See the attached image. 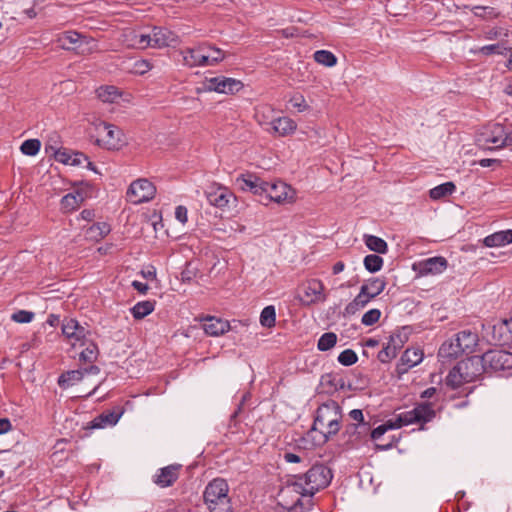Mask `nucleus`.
Masks as SVG:
<instances>
[{"mask_svg":"<svg viewBox=\"0 0 512 512\" xmlns=\"http://www.w3.org/2000/svg\"><path fill=\"white\" fill-rule=\"evenodd\" d=\"M242 87L243 84L241 81L224 76L208 78L204 82L205 90L225 94L238 92Z\"/></svg>","mask_w":512,"mask_h":512,"instance_id":"obj_14","label":"nucleus"},{"mask_svg":"<svg viewBox=\"0 0 512 512\" xmlns=\"http://www.w3.org/2000/svg\"><path fill=\"white\" fill-rule=\"evenodd\" d=\"M110 225L105 222H98L91 225L86 231L85 236L87 239L99 241L103 239L110 232Z\"/></svg>","mask_w":512,"mask_h":512,"instance_id":"obj_34","label":"nucleus"},{"mask_svg":"<svg viewBox=\"0 0 512 512\" xmlns=\"http://www.w3.org/2000/svg\"><path fill=\"white\" fill-rule=\"evenodd\" d=\"M290 103L293 108L297 109L298 112H303L309 107L302 95L292 97L290 99Z\"/></svg>","mask_w":512,"mask_h":512,"instance_id":"obj_55","label":"nucleus"},{"mask_svg":"<svg viewBox=\"0 0 512 512\" xmlns=\"http://www.w3.org/2000/svg\"><path fill=\"white\" fill-rule=\"evenodd\" d=\"M456 189V186L453 182H446L440 184L429 191V195L433 200H439L448 195H451Z\"/></svg>","mask_w":512,"mask_h":512,"instance_id":"obj_37","label":"nucleus"},{"mask_svg":"<svg viewBox=\"0 0 512 512\" xmlns=\"http://www.w3.org/2000/svg\"><path fill=\"white\" fill-rule=\"evenodd\" d=\"M380 317L381 311L379 309H370L363 314L361 322L365 326H372L379 321Z\"/></svg>","mask_w":512,"mask_h":512,"instance_id":"obj_48","label":"nucleus"},{"mask_svg":"<svg viewBox=\"0 0 512 512\" xmlns=\"http://www.w3.org/2000/svg\"><path fill=\"white\" fill-rule=\"evenodd\" d=\"M62 333L72 346H84L91 336V331L73 318L64 319Z\"/></svg>","mask_w":512,"mask_h":512,"instance_id":"obj_10","label":"nucleus"},{"mask_svg":"<svg viewBox=\"0 0 512 512\" xmlns=\"http://www.w3.org/2000/svg\"><path fill=\"white\" fill-rule=\"evenodd\" d=\"M11 429V422L7 418H0V435L7 433Z\"/></svg>","mask_w":512,"mask_h":512,"instance_id":"obj_63","label":"nucleus"},{"mask_svg":"<svg viewBox=\"0 0 512 512\" xmlns=\"http://www.w3.org/2000/svg\"><path fill=\"white\" fill-rule=\"evenodd\" d=\"M341 420V406L334 400H328L317 408L312 431L319 432L322 441L326 442L339 432Z\"/></svg>","mask_w":512,"mask_h":512,"instance_id":"obj_2","label":"nucleus"},{"mask_svg":"<svg viewBox=\"0 0 512 512\" xmlns=\"http://www.w3.org/2000/svg\"><path fill=\"white\" fill-rule=\"evenodd\" d=\"M121 415H122V412H115V411L103 412L90 422V428L100 429V428H105L107 426H113L119 421Z\"/></svg>","mask_w":512,"mask_h":512,"instance_id":"obj_27","label":"nucleus"},{"mask_svg":"<svg viewBox=\"0 0 512 512\" xmlns=\"http://www.w3.org/2000/svg\"><path fill=\"white\" fill-rule=\"evenodd\" d=\"M33 318L34 313L26 310H19L11 316V319L17 323H29Z\"/></svg>","mask_w":512,"mask_h":512,"instance_id":"obj_49","label":"nucleus"},{"mask_svg":"<svg viewBox=\"0 0 512 512\" xmlns=\"http://www.w3.org/2000/svg\"><path fill=\"white\" fill-rule=\"evenodd\" d=\"M229 323L216 317H209L203 324L204 331L210 336H220L229 330Z\"/></svg>","mask_w":512,"mask_h":512,"instance_id":"obj_28","label":"nucleus"},{"mask_svg":"<svg viewBox=\"0 0 512 512\" xmlns=\"http://www.w3.org/2000/svg\"><path fill=\"white\" fill-rule=\"evenodd\" d=\"M255 119L258 124L265 127L267 131H270L273 121L276 119L274 117V109L269 105L258 107L255 111Z\"/></svg>","mask_w":512,"mask_h":512,"instance_id":"obj_32","label":"nucleus"},{"mask_svg":"<svg viewBox=\"0 0 512 512\" xmlns=\"http://www.w3.org/2000/svg\"><path fill=\"white\" fill-rule=\"evenodd\" d=\"M85 161H87V156L85 154H83L82 152H72L69 165L80 166Z\"/></svg>","mask_w":512,"mask_h":512,"instance_id":"obj_58","label":"nucleus"},{"mask_svg":"<svg viewBox=\"0 0 512 512\" xmlns=\"http://www.w3.org/2000/svg\"><path fill=\"white\" fill-rule=\"evenodd\" d=\"M387 282L383 277H372L368 279L361 287L366 289L370 298L374 299L380 295L386 288Z\"/></svg>","mask_w":512,"mask_h":512,"instance_id":"obj_33","label":"nucleus"},{"mask_svg":"<svg viewBox=\"0 0 512 512\" xmlns=\"http://www.w3.org/2000/svg\"><path fill=\"white\" fill-rule=\"evenodd\" d=\"M349 416L352 420L358 422L361 428H368V424L364 422L363 412L360 409H353L350 411Z\"/></svg>","mask_w":512,"mask_h":512,"instance_id":"obj_57","label":"nucleus"},{"mask_svg":"<svg viewBox=\"0 0 512 512\" xmlns=\"http://www.w3.org/2000/svg\"><path fill=\"white\" fill-rule=\"evenodd\" d=\"M229 486L224 479L216 478L206 486L203 498L210 512H229L231 501L228 495Z\"/></svg>","mask_w":512,"mask_h":512,"instance_id":"obj_3","label":"nucleus"},{"mask_svg":"<svg viewBox=\"0 0 512 512\" xmlns=\"http://www.w3.org/2000/svg\"><path fill=\"white\" fill-rule=\"evenodd\" d=\"M196 273L195 271L191 270L189 266H187L182 272H181V281L182 282H191L193 278L195 277Z\"/></svg>","mask_w":512,"mask_h":512,"instance_id":"obj_62","label":"nucleus"},{"mask_svg":"<svg viewBox=\"0 0 512 512\" xmlns=\"http://www.w3.org/2000/svg\"><path fill=\"white\" fill-rule=\"evenodd\" d=\"M149 36V47L162 48L179 42L178 36L167 28L154 27Z\"/></svg>","mask_w":512,"mask_h":512,"instance_id":"obj_16","label":"nucleus"},{"mask_svg":"<svg viewBox=\"0 0 512 512\" xmlns=\"http://www.w3.org/2000/svg\"><path fill=\"white\" fill-rule=\"evenodd\" d=\"M78 208L75 197L72 194H67L61 199V209L64 212H71Z\"/></svg>","mask_w":512,"mask_h":512,"instance_id":"obj_50","label":"nucleus"},{"mask_svg":"<svg viewBox=\"0 0 512 512\" xmlns=\"http://www.w3.org/2000/svg\"><path fill=\"white\" fill-rule=\"evenodd\" d=\"M512 243V229L498 231L486 236L483 244L486 247H501Z\"/></svg>","mask_w":512,"mask_h":512,"instance_id":"obj_25","label":"nucleus"},{"mask_svg":"<svg viewBox=\"0 0 512 512\" xmlns=\"http://www.w3.org/2000/svg\"><path fill=\"white\" fill-rule=\"evenodd\" d=\"M206 42L200 43L195 47L185 48L180 51L182 64L189 68L200 67L201 55L207 52Z\"/></svg>","mask_w":512,"mask_h":512,"instance_id":"obj_21","label":"nucleus"},{"mask_svg":"<svg viewBox=\"0 0 512 512\" xmlns=\"http://www.w3.org/2000/svg\"><path fill=\"white\" fill-rule=\"evenodd\" d=\"M206 196L208 202L218 208H225L234 200L232 192L223 187L207 192Z\"/></svg>","mask_w":512,"mask_h":512,"instance_id":"obj_23","label":"nucleus"},{"mask_svg":"<svg viewBox=\"0 0 512 512\" xmlns=\"http://www.w3.org/2000/svg\"><path fill=\"white\" fill-rule=\"evenodd\" d=\"M436 416V412L433 408L432 403H420L417 404L412 410L402 412L398 414L395 418L389 419L384 424L376 427L371 432V438L373 441L377 442L376 446L382 450H386L392 446L390 442L388 443H379L382 436L389 429H399L402 426L410 425V424H421L428 423L432 421Z\"/></svg>","mask_w":512,"mask_h":512,"instance_id":"obj_1","label":"nucleus"},{"mask_svg":"<svg viewBox=\"0 0 512 512\" xmlns=\"http://www.w3.org/2000/svg\"><path fill=\"white\" fill-rule=\"evenodd\" d=\"M461 344L457 341L456 337L445 341L439 348L438 356L442 359L457 358L463 354Z\"/></svg>","mask_w":512,"mask_h":512,"instance_id":"obj_31","label":"nucleus"},{"mask_svg":"<svg viewBox=\"0 0 512 512\" xmlns=\"http://www.w3.org/2000/svg\"><path fill=\"white\" fill-rule=\"evenodd\" d=\"M84 346H86L85 349L79 355L80 361L93 363L97 360L99 355L98 346L90 339L87 340V343Z\"/></svg>","mask_w":512,"mask_h":512,"instance_id":"obj_38","label":"nucleus"},{"mask_svg":"<svg viewBox=\"0 0 512 512\" xmlns=\"http://www.w3.org/2000/svg\"><path fill=\"white\" fill-rule=\"evenodd\" d=\"M358 360L356 352L352 349H346L342 351L338 356V361L343 366H351Z\"/></svg>","mask_w":512,"mask_h":512,"instance_id":"obj_47","label":"nucleus"},{"mask_svg":"<svg viewBox=\"0 0 512 512\" xmlns=\"http://www.w3.org/2000/svg\"><path fill=\"white\" fill-rule=\"evenodd\" d=\"M423 359V352L419 348H407L397 364V372L399 374L406 373L410 368L418 365Z\"/></svg>","mask_w":512,"mask_h":512,"instance_id":"obj_20","label":"nucleus"},{"mask_svg":"<svg viewBox=\"0 0 512 512\" xmlns=\"http://www.w3.org/2000/svg\"><path fill=\"white\" fill-rule=\"evenodd\" d=\"M456 370L464 382H472L486 372L483 356H472L460 361Z\"/></svg>","mask_w":512,"mask_h":512,"instance_id":"obj_9","label":"nucleus"},{"mask_svg":"<svg viewBox=\"0 0 512 512\" xmlns=\"http://www.w3.org/2000/svg\"><path fill=\"white\" fill-rule=\"evenodd\" d=\"M57 45L64 50H73L77 54L85 55L91 53L96 48V42L93 38L78 33L76 31H66L58 35Z\"/></svg>","mask_w":512,"mask_h":512,"instance_id":"obj_7","label":"nucleus"},{"mask_svg":"<svg viewBox=\"0 0 512 512\" xmlns=\"http://www.w3.org/2000/svg\"><path fill=\"white\" fill-rule=\"evenodd\" d=\"M123 43L130 48L145 49L149 47L148 34L139 33L134 29H127L122 33Z\"/></svg>","mask_w":512,"mask_h":512,"instance_id":"obj_22","label":"nucleus"},{"mask_svg":"<svg viewBox=\"0 0 512 512\" xmlns=\"http://www.w3.org/2000/svg\"><path fill=\"white\" fill-rule=\"evenodd\" d=\"M384 260L382 257L376 254H369L365 256L363 264L367 271L370 273H376L383 267Z\"/></svg>","mask_w":512,"mask_h":512,"instance_id":"obj_41","label":"nucleus"},{"mask_svg":"<svg viewBox=\"0 0 512 512\" xmlns=\"http://www.w3.org/2000/svg\"><path fill=\"white\" fill-rule=\"evenodd\" d=\"M471 11L476 17L485 20L496 19L501 15V13L496 8L489 6H473Z\"/></svg>","mask_w":512,"mask_h":512,"instance_id":"obj_39","label":"nucleus"},{"mask_svg":"<svg viewBox=\"0 0 512 512\" xmlns=\"http://www.w3.org/2000/svg\"><path fill=\"white\" fill-rule=\"evenodd\" d=\"M210 56L217 57V64L224 60L225 52L211 44Z\"/></svg>","mask_w":512,"mask_h":512,"instance_id":"obj_61","label":"nucleus"},{"mask_svg":"<svg viewBox=\"0 0 512 512\" xmlns=\"http://www.w3.org/2000/svg\"><path fill=\"white\" fill-rule=\"evenodd\" d=\"M300 291L302 292V295H299L298 299L304 306H310L326 300L324 285L322 281L318 279L308 280L301 286Z\"/></svg>","mask_w":512,"mask_h":512,"instance_id":"obj_13","label":"nucleus"},{"mask_svg":"<svg viewBox=\"0 0 512 512\" xmlns=\"http://www.w3.org/2000/svg\"><path fill=\"white\" fill-rule=\"evenodd\" d=\"M188 211L185 206L179 205L175 209V218L181 222L182 224H185L188 220Z\"/></svg>","mask_w":512,"mask_h":512,"instance_id":"obj_59","label":"nucleus"},{"mask_svg":"<svg viewBox=\"0 0 512 512\" xmlns=\"http://www.w3.org/2000/svg\"><path fill=\"white\" fill-rule=\"evenodd\" d=\"M206 46L208 47L207 52H203L201 55L200 67L205 66H214L217 64V57L210 56L211 44L206 42Z\"/></svg>","mask_w":512,"mask_h":512,"instance_id":"obj_51","label":"nucleus"},{"mask_svg":"<svg viewBox=\"0 0 512 512\" xmlns=\"http://www.w3.org/2000/svg\"><path fill=\"white\" fill-rule=\"evenodd\" d=\"M371 300L369 294L366 292V289L360 288V292L358 295L346 305L344 314L345 315H353L360 309H363Z\"/></svg>","mask_w":512,"mask_h":512,"instance_id":"obj_30","label":"nucleus"},{"mask_svg":"<svg viewBox=\"0 0 512 512\" xmlns=\"http://www.w3.org/2000/svg\"><path fill=\"white\" fill-rule=\"evenodd\" d=\"M492 340L499 345H512V313L509 318L492 326Z\"/></svg>","mask_w":512,"mask_h":512,"instance_id":"obj_17","label":"nucleus"},{"mask_svg":"<svg viewBox=\"0 0 512 512\" xmlns=\"http://www.w3.org/2000/svg\"><path fill=\"white\" fill-rule=\"evenodd\" d=\"M93 191L92 185L89 183H82L79 187L75 189L77 194H82L84 199L91 197Z\"/></svg>","mask_w":512,"mask_h":512,"instance_id":"obj_60","label":"nucleus"},{"mask_svg":"<svg viewBox=\"0 0 512 512\" xmlns=\"http://www.w3.org/2000/svg\"><path fill=\"white\" fill-rule=\"evenodd\" d=\"M96 93L101 101L107 103H112L119 97V92L114 86H101Z\"/></svg>","mask_w":512,"mask_h":512,"instance_id":"obj_40","label":"nucleus"},{"mask_svg":"<svg viewBox=\"0 0 512 512\" xmlns=\"http://www.w3.org/2000/svg\"><path fill=\"white\" fill-rule=\"evenodd\" d=\"M237 184L243 191L253 193L260 201L265 181L253 174H242L236 179Z\"/></svg>","mask_w":512,"mask_h":512,"instance_id":"obj_18","label":"nucleus"},{"mask_svg":"<svg viewBox=\"0 0 512 512\" xmlns=\"http://www.w3.org/2000/svg\"><path fill=\"white\" fill-rule=\"evenodd\" d=\"M482 356L485 363L486 372H497L509 370L512 368L511 352L500 349H494L487 351Z\"/></svg>","mask_w":512,"mask_h":512,"instance_id":"obj_11","label":"nucleus"},{"mask_svg":"<svg viewBox=\"0 0 512 512\" xmlns=\"http://www.w3.org/2000/svg\"><path fill=\"white\" fill-rule=\"evenodd\" d=\"M83 377L84 371L82 369L67 371L60 375L58 384L61 387H69L81 381Z\"/></svg>","mask_w":512,"mask_h":512,"instance_id":"obj_36","label":"nucleus"},{"mask_svg":"<svg viewBox=\"0 0 512 512\" xmlns=\"http://www.w3.org/2000/svg\"><path fill=\"white\" fill-rule=\"evenodd\" d=\"M464 382L460 377L456 370V366L449 372L446 377V384L451 386L452 388H457Z\"/></svg>","mask_w":512,"mask_h":512,"instance_id":"obj_53","label":"nucleus"},{"mask_svg":"<svg viewBox=\"0 0 512 512\" xmlns=\"http://www.w3.org/2000/svg\"><path fill=\"white\" fill-rule=\"evenodd\" d=\"M456 339L461 344L463 354H470L474 352V348L478 342L477 334L464 330L456 334Z\"/></svg>","mask_w":512,"mask_h":512,"instance_id":"obj_29","label":"nucleus"},{"mask_svg":"<svg viewBox=\"0 0 512 512\" xmlns=\"http://www.w3.org/2000/svg\"><path fill=\"white\" fill-rule=\"evenodd\" d=\"M507 50H508L507 48L503 47L500 44L486 45V46L482 47V49H481L482 53L485 55H491V54L504 55Z\"/></svg>","mask_w":512,"mask_h":512,"instance_id":"obj_54","label":"nucleus"},{"mask_svg":"<svg viewBox=\"0 0 512 512\" xmlns=\"http://www.w3.org/2000/svg\"><path fill=\"white\" fill-rule=\"evenodd\" d=\"M402 346V341L400 335H392L389 338V341L386 346L382 348V350L378 353V360L382 363H387L394 357H396L398 350Z\"/></svg>","mask_w":512,"mask_h":512,"instance_id":"obj_24","label":"nucleus"},{"mask_svg":"<svg viewBox=\"0 0 512 512\" xmlns=\"http://www.w3.org/2000/svg\"><path fill=\"white\" fill-rule=\"evenodd\" d=\"M314 60L326 67H333L337 63L336 56L328 50H318L313 55Z\"/></svg>","mask_w":512,"mask_h":512,"instance_id":"obj_43","label":"nucleus"},{"mask_svg":"<svg viewBox=\"0 0 512 512\" xmlns=\"http://www.w3.org/2000/svg\"><path fill=\"white\" fill-rule=\"evenodd\" d=\"M276 311L272 305L266 306L260 315V323L263 327L271 328L275 326Z\"/></svg>","mask_w":512,"mask_h":512,"instance_id":"obj_44","label":"nucleus"},{"mask_svg":"<svg viewBox=\"0 0 512 512\" xmlns=\"http://www.w3.org/2000/svg\"><path fill=\"white\" fill-rule=\"evenodd\" d=\"M365 245L371 250L379 254H386L388 251V245L386 241L380 237L374 235L365 234L364 237Z\"/></svg>","mask_w":512,"mask_h":512,"instance_id":"obj_35","label":"nucleus"},{"mask_svg":"<svg viewBox=\"0 0 512 512\" xmlns=\"http://www.w3.org/2000/svg\"><path fill=\"white\" fill-rule=\"evenodd\" d=\"M132 286L135 290L138 292L145 294L148 290V285L146 283L140 282V281H133Z\"/></svg>","mask_w":512,"mask_h":512,"instance_id":"obj_64","label":"nucleus"},{"mask_svg":"<svg viewBox=\"0 0 512 512\" xmlns=\"http://www.w3.org/2000/svg\"><path fill=\"white\" fill-rule=\"evenodd\" d=\"M156 193V188L152 182L147 179H137L133 181L128 190L127 198L134 204L150 201Z\"/></svg>","mask_w":512,"mask_h":512,"instance_id":"obj_12","label":"nucleus"},{"mask_svg":"<svg viewBox=\"0 0 512 512\" xmlns=\"http://www.w3.org/2000/svg\"><path fill=\"white\" fill-rule=\"evenodd\" d=\"M71 153L72 152L68 151L67 149H57L54 151V156L58 162L69 165L70 159H71Z\"/></svg>","mask_w":512,"mask_h":512,"instance_id":"obj_56","label":"nucleus"},{"mask_svg":"<svg viewBox=\"0 0 512 512\" xmlns=\"http://www.w3.org/2000/svg\"><path fill=\"white\" fill-rule=\"evenodd\" d=\"M41 148V142L38 139L25 140L20 147L21 152L27 156H35Z\"/></svg>","mask_w":512,"mask_h":512,"instance_id":"obj_46","label":"nucleus"},{"mask_svg":"<svg viewBox=\"0 0 512 512\" xmlns=\"http://www.w3.org/2000/svg\"><path fill=\"white\" fill-rule=\"evenodd\" d=\"M154 310V305L150 301L138 302L131 309L132 315L135 319H143Z\"/></svg>","mask_w":512,"mask_h":512,"instance_id":"obj_42","label":"nucleus"},{"mask_svg":"<svg viewBox=\"0 0 512 512\" xmlns=\"http://www.w3.org/2000/svg\"><path fill=\"white\" fill-rule=\"evenodd\" d=\"M295 194V190L282 181H265L259 202L263 205H269L271 202L277 204L292 203L295 200Z\"/></svg>","mask_w":512,"mask_h":512,"instance_id":"obj_8","label":"nucleus"},{"mask_svg":"<svg viewBox=\"0 0 512 512\" xmlns=\"http://www.w3.org/2000/svg\"><path fill=\"white\" fill-rule=\"evenodd\" d=\"M477 142L479 146L489 150L512 148V131L499 123L488 124L479 132Z\"/></svg>","mask_w":512,"mask_h":512,"instance_id":"obj_4","label":"nucleus"},{"mask_svg":"<svg viewBox=\"0 0 512 512\" xmlns=\"http://www.w3.org/2000/svg\"><path fill=\"white\" fill-rule=\"evenodd\" d=\"M91 137L96 145L107 150H119L124 144L122 130L103 121L94 123Z\"/></svg>","mask_w":512,"mask_h":512,"instance_id":"obj_6","label":"nucleus"},{"mask_svg":"<svg viewBox=\"0 0 512 512\" xmlns=\"http://www.w3.org/2000/svg\"><path fill=\"white\" fill-rule=\"evenodd\" d=\"M337 343V335L333 332L324 333L318 340L317 348L320 351H328Z\"/></svg>","mask_w":512,"mask_h":512,"instance_id":"obj_45","label":"nucleus"},{"mask_svg":"<svg viewBox=\"0 0 512 512\" xmlns=\"http://www.w3.org/2000/svg\"><path fill=\"white\" fill-rule=\"evenodd\" d=\"M331 479V470L320 464L312 466L303 476L298 478V482H295L294 485L302 488V495L313 496L320 489L327 487Z\"/></svg>","mask_w":512,"mask_h":512,"instance_id":"obj_5","label":"nucleus"},{"mask_svg":"<svg viewBox=\"0 0 512 512\" xmlns=\"http://www.w3.org/2000/svg\"><path fill=\"white\" fill-rule=\"evenodd\" d=\"M297 128L296 122L289 118V117H277L273 121V125L271 127V130L274 134L278 136H287L289 134L294 133V131Z\"/></svg>","mask_w":512,"mask_h":512,"instance_id":"obj_26","label":"nucleus"},{"mask_svg":"<svg viewBox=\"0 0 512 512\" xmlns=\"http://www.w3.org/2000/svg\"><path fill=\"white\" fill-rule=\"evenodd\" d=\"M152 68V65L147 60H138L134 63L132 72L135 74L143 75L150 71Z\"/></svg>","mask_w":512,"mask_h":512,"instance_id":"obj_52","label":"nucleus"},{"mask_svg":"<svg viewBox=\"0 0 512 512\" xmlns=\"http://www.w3.org/2000/svg\"><path fill=\"white\" fill-rule=\"evenodd\" d=\"M181 468L180 464H172L159 469L154 476V483L161 488L172 486L178 479Z\"/></svg>","mask_w":512,"mask_h":512,"instance_id":"obj_19","label":"nucleus"},{"mask_svg":"<svg viewBox=\"0 0 512 512\" xmlns=\"http://www.w3.org/2000/svg\"><path fill=\"white\" fill-rule=\"evenodd\" d=\"M447 267L448 261L442 256L423 259L413 265V269L422 276L441 274Z\"/></svg>","mask_w":512,"mask_h":512,"instance_id":"obj_15","label":"nucleus"}]
</instances>
